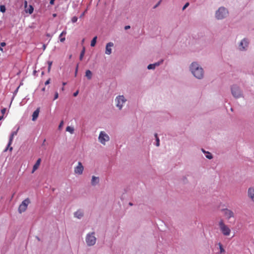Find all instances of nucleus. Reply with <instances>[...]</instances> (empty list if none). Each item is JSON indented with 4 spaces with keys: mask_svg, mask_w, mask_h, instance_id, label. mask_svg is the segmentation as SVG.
<instances>
[{
    "mask_svg": "<svg viewBox=\"0 0 254 254\" xmlns=\"http://www.w3.org/2000/svg\"><path fill=\"white\" fill-rule=\"evenodd\" d=\"M190 69L193 75L198 79H201L203 76V69L196 63L191 64Z\"/></svg>",
    "mask_w": 254,
    "mask_h": 254,
    "instance_id": "1",
    "label": "nucleus"
},
{
    "mask_svg": "<svg viewBox=\"0 0 254 254\" xmlns=\"http://www.w3.org/2000/svg\"><path fill=\"white\" fill-rule=\"evenodd\" d=\"M218 226L222 234L225 236H228L230 235L231 229L226 225L223 220L221 219L218 223Z\"/></svg>",
    "mask_w": 254,
    "mask_h": 254,
    "instance_id": "2",
    "label": "nucleus"
},
{
    "mask_svg": "<svg viewBox=\"0 0 254 254\" xmlns=\"http://www.w3.org/2000/svg\"><path fill=\"white\" fill-rule=\"evenodd\" d=\"M94 234V232H92L87 235L86 237V242L88 246H93L96 243V238L95 237Z\"/></svg>",
    "mask_w": 254,
    "mask_h": 254,
    "instance_id": "3",
    "label": "nucleus"
},
{
    "mask_svg": "<svg viewBox=\"0 0 254 254\" xmlns=\"http://www.w3.org/2000/svg\"><path fill=\"white\" fill-rule=\"evenodd\" d=\"M228 13L227 10L224 7H220L216 12V17L218 19L225 17Z\"/></svg>",
    "mask_w": 254,
    "mask_h": 254,
    "instance_id": "4",
    "label": "nucleus"
},
{
    "mask_svg": "<svg viewBox=\"0 0 254 254\" xmlns=\"http://www.w3.org/2000/svg\"><path fill=\"white\" fill-rule=\"evenodd\" d=\"M98 139L99 142L103 145L106 144V142L108 141L110 139L109 135L104 131H101L100 132Z\"/></svg>",
    "mask_w": 254,
    "mask_h": 254,
    "instance_id": "5",
    "label": "nucleus"
},
{
    "mask_svg": "<svg viewBox=\"0 0 254 254\" xmlns=\"http://www.w3.org/2000/svg\"><path fill=\"white\" fill-rule=\"evenodd\" d=\"M30 203V201L28 198L24 199L20 204L18 207V211L20 213L24 212L27 208L28 204Z\"/></svg>",
    "mask_w": 254,
    "mask_h": 254,
    "instance_id": "6",
    "label": "nucleus"
},
{
    "mask_svg": "<svg viewBox=\"0 0 254 254\" xmlns=\"http://www.w3.org/2000/svg\"><path fill=\"white\" fill-rule=\"evenodd\" d=\"M115 101L117 107L121 110L123 106V104L126 102V99L124 96L119 95L116 97Z\"/></svg>",
    "mask_w": 254,
    "mask_h": 254,
    "instance_id": "7",
    "label": "nucleus"
},
{
    "mask_svg": "<svg viewBox=\"0 0 254 254\" xmlns=\"http://www.w3.org/2000/svg\"><path fill=\"white\" fill-rule=\"evenodd\" d=\"M231 92L232 95L236 98H239L242 95L241 92L239 87L236 85H234L232 86L231 88Z\"/></svg>",
    "mask_w": 254,
    "mask_h": 254,
    "instance_id": "8",
    "label": "nucleus"
},
{
    "mask_svg": "<svg viewBox=\"0 0 254 254\" xmlns=\"http://www.w3.org/2000/svg\"><path fill=\"white\" fill-rule=\"evenodd\" d=\"M222 211L223 212L224 216L228 220H229V219H230L232 217H234V214L233 212L230 209H228L227 208L223 209L222 210Z\"/></svg>",
    "mask_w": 254,
    "mask_h": 254,
    "instance_id": "9",
    "label": "nucleus"
},
{
    "mask_svg": "<svg viewBox=\"0 0 254 254\" xmlns=\"http://www.w3.org/2000/svg\"><path fill=\"white\" fill-rule=\"evenodd\" d=\"M84 167L80 162L78 163L77 166L74 168V173L78 175H81L83 173Z\"/></svg>",
    "mask_w": 254,
    "mask_h": 254,
    "instance_id": "10",
    "label": "nucleus"
},
{
    "mask_svg": "<svg viewBox=\"0 0 254 254\" xmlns=\"http://www.w3.org/2000/svg\"><path fill=\"white\" fill-rule=\"evenodd\" d=\"M114 44L112 42H109L107 44L106 46L105 54L107 55H110L112 53L111 47H113Z\"/></svg>",
    "mask_w": 254,
    "mask_h": 254,
    "instance_id": "11",
    "label": "nucleus"
},
{
    "mask_svg": "<svg viewBox=\"0 0 254 254\" xmlns=\"http://www.w3.org/2000/svg\"><path fill=\"white\" fill-rule=\"evenodd\" d=\"M248 43H249V42H248V41L246 39H243L240 43V44L239 46L240 49L241 50H245V47L248 46Z\"/></svg>",
    "mask_w": 254,
    "mask_h": 254,
    "instance_id": "12",
    "label": "nucleus"
},
{
    "mask_svg": "<svg viewBox=\"0 0 254 254\" xmlns=\"http://www.w3.org/2000/svg\"><path fill=\"white\" fill-rule=\"evenodd\" d=\"M13 137H14V136L11 134L10 137H9L8 143L7 144V146L6 148L5 149L4 151H6L8 149L10 151H11L12 150L13 148L12 147H10V145L12 144V141L13 139Z\"/></svg>",
    "mask_w": 254,
    "mask_h": 254,
    "instance_id": "13",
    "label": "nucleus"
},
{
    "mask_svg": "<svg viewBox=\"0 0 254 254\" xmlns=\"http://www.w3.org/2000/svg\"><path fill=\"white\" fill-rule=\"evenodd\" d=\"M163 62V60H162L159 62L155 63L153 64H150L148 65L147 68L148 69H154L156 66H159L161 64H162Z\"/></svg>",
    "mask_w": 254,
    "mask_h": 254,
    "instance_id": "14",
    "label": "nucleus"
},
{
    "mask_svg": "<svg viewBox=\"0 0 254 254\" xmlns=\"http://www.w3.org/2000/svg\"><path fill=\"white\" fill-rule=\"evenodd\" d=\"M41 158H39L37 160L36 162L33 166V169H32V171L31 172L32 173H33L36 170H37L39 168V167L40 165V164H41Z\"/></svg>",
    "mask_w": 254,
    "mask_h": 254,
    "instance_id": "15",
    "label": "nucleus"
},
{
    "mask_svg": "<svg viewBox=\"0 0 254 254\" xmlns=\"http://www.w3.org/2000/svg\"><path fill=\"white\" fill-rule=\"evenodd\" d=\"M40 112V108H37L32 114V121H35L37 120L38 117Z\"/></svg>",
    "mask_w": 254,
    "mask_h": 254,
    "instance_id": "16",
    "label": "nucleus"
},
{
    "mask_svg": "<svg viewBox=\"0 0 254 254\" xmlns=\"http://www.w3.org/2000/svg\"><path fill=\"white\" fill-rule=\"evenodd\" d=\"M248 195L254 202V188H250L248 190Z\"/></svg>",
    "mask_w": 254,
    "mask_h": 254,
    "instance_id": "17",
    "label": "nucleus"
},
{
    "mask_svg": "<svg viewBox=\"0 0 254 254\" xmlns=\"http://www.w3.org/2000/svg\"><path fill=\"white\" fill-rule=\"evenodd\" d=\"M74 215L75 217L80 219L83 216V212L81 210H78L74 213Z\"/></svg>",
    "mask_w": 254,
    "mask_h": 254,
    "instance_id": "18",
    "label": "nucleus"
},
{
    "mask_svg": "<svg viewBox=\"0 0 254 254\" xmlns=\"http://www.w3.org/2000/svg\"><path fill=\"white\" fill-rule=\"evenodd\" d=\"M99 182V179L98 177L93 176L91 180V184L93 186L96 185Z\"/></svg>",
    "mask_w": 254,
    "mask_h": 254,
    "instance_id": "19",
    "label": "nucleus"
},
{
    "mask_svg": "<svg viewBox=\"0 0 254 254\" xmlns=\"http://www.w3.org/2000/svg\"><path fill=\"white\" fill-rule=\"evenodd\" d=\"M66 34V31L65 30H64L60 35L59 38H60V40L61 42L63 43V42H64L65 39L64 37H63V36L65 35Z\"/></svg>",
    "mask_w": 254,
    "mask_h": 254,
    "instance_id": "20",
    "label": "nucleus"
},
{
    "mask_svg": "<svg viewBox=\"0 0 254 254\" xmlns=\"http://www.w3.org/2000/svg\"><path fill=\"white\" fill-rule=\"evenodd\" d=\"M85 76L88 79H91L92 76V73L90 70H87L85 72Z\"/></svg>",
    "mask_w": 254,
    "mask_h": 254,
    "instance_id": "21",
    "label": "nucleus"
},
{
    "mask_svg": "<svg viewBox=\"0 0 254 254\" xmlns=\"http://www.w3.org/2000/svg\"><path fill=\"white\" fill-rule=\"evenodd\" d=\"M34 10V8L31 5H30L29 7L27 9H25V12L26 13H29V14H31L33 13Z\"/></svg>",
    "mask_w": 254,
    "mask_h": 254,
    "instance_id": "22",
    "label": "nucleus"
},
{
    "mask_svg": "<svg viewBox=\"0 0 254 254\" xmlns=\"http://www.w3.org/2000/svg\"><path fill=\"white\" fill-rule=\"evenodd\" d=\"M97 36H95L93 38V39L92 40V41L91 42V47H94L95 46L96 42H97Z\"/></svg>",
    "mask_w": 254,
    "mask_h": 254,
    "instance_id": "23",
    "label": "nucleus"
},
{
    "mask_svg": "<svg viewBox=\"0 0 254 254\" xmlns=\"http://www.w3.org/2000/svg\"><path fill=\"white\" fill-rule=\"evenodd\" d=\"M66 131L69 132L71 134H72L74 132V128L68 126L66 128Z\"/></svg>",
    "mask_w": 254,
    "mask_h": 254,
    "instance_id": "24",
    "label": "nucleus"
},
{
    "mask_svg": "<svg viewBox=\"0 0 254 254\" xmlns=\"http://www.w3.org/2000/svg\"><path fill=\"white\" fill-rule=\"evenodd\" d=\"M85 47H83V49H82V50L80 54L79 59H80V61L82 60L83 58L84 55V54H85Z\"/></svg>",
    "mask_w": 254,
    "mask_h": 254,
    "instance_id": "25",
    "label": "nucleus"
},
{
    "mask_svg": "<svg viewBox=\"0 0 254 254\" xmlns=\"http://www.w3.org/2000/svg\"><path fill=\"white\" fill-rule=\"evenodd\" d=\"M6 8L4 5H0V11L2 12V13H4L5 12Z\"/></svg>",
    "mask_w": 254,
    "mask_h": 254,
    "instance_id": "26",
    "label": "nucleus"
},
{
    "mask_svg": "<svg viewBox=\"0 0 254 254\" xmlns=\"http://www.w3.org/2000/svg\"><path fill=\"white\" fill-rule=\"evenodd\" d=\"M218 246H219V249H220V253H224V252H225V250H224V249H223V246H222V245L220 243H219L218 244Z\"/></svg>",
    "mask_w": 254,
    "mask_h": 254,
    "instance_id": "27",
    "label": "nucleus"
},
{
    "mask_svg": "<svg viewBox=\"0 0 254 254\" xmlns=\"http://www.w3.org/2000/svg\"><path fill=\"white\" fill-rule=\"evenodd\" d=\"M155 136L156 140V145L157 146H159V144H160V143H159L160 141H159V138H158V137L157 136V133L155 134Z\"/></svg>",
    "mask_w": 254,
    "mask_h": 254,
    "instance_id": "28",
    "label": "nucleus"
},
{
    "mask_svg": "<svg viewBox=\"0 0 254 254\" xmlns=\"http://www.w3.org/2000/svg\"><path fill=\"white\" fill-rule=\"evenodd\" d=\"M6 45V43L5 42H1L0 43V50L3 52V49L2 48V47H4Z\"/></svg>",
    "mask_w": 254,
    "mask_h": 254,
    "instance_id": "29",
    "label": "nucleus"
},
{
    "mask_svg": "<svg viewBox=\"0 0 254 254\" xmlns=\"http://www.w3.org/2000/svg\"><path fill=\"white\" fill-rule=\"evenodd\" d=\"M207 155H206V157L209 159H211L212 158V156L211 153L209 152H207Z\"/></svg>",
    "mask_w": 254,
    "mask_h": 254,
    "instance_id": "30",
    "label": "nucleus"
},
{
    "mask_svg": "<svg viewBox=\"0 0 254 254\" xmlns=\"http://www.w3.org/2000/svg\"><path fill=\"white\" fill-rule=\"evenodd\" d=\"M77 21V17L76 16H73L71 19V21L73 23H75Z\"/></svg>",
    "mask_w": 254,
    "mask_h": 254,
    "instance_id": "31",
    "label": "nucleus"
},
{
    "mask_svg": "<svg viewBox=\"0 0 254 254\" xmlns=\"http://www.w3.org/2000/svg\"><path fill=\"white\" fill-rule=\"evenodd\" d=\"M58 97H59V94H58V92H56L55 93L54 100H56L58 98Z\"/></svg>",
    "mask_w": 254,
    "mask_h": 254,
    "instance_id": "32",
    "label": "nucleus"
},
{
    "mask_svg": "<svg viewBox=\"0 0 254 254\" xmlns=\"http://www.w3.org/2000/svg\"><path fill=\"white\" fill-rule=\"evenodd\" d=\"M6 108H3L1 110V113L2 114V116H3V115H4V114L6 112Z\"/></svg>",
    "mask_w": 254,
    "mask_h": 254,
    "instance_id": "33",
    "label": "nucleus"
},
{
    "mask_svg": "<svg viewBox=\"0 0 254 254\" xmlns=\"http://www.w3.org/2000/svg\"><path fill=\"white\" fill-rule=\"evenodd\" d=\"M189 5V3L187 2L183 7V10H185Z\"/></svg>",
    "mask_w": 254,
    "mask_h": 254,
    "instance_id": "34",
    "label": "nucleus"
},
{
    "mask_svg": "<svg viewBox=\"0 0 254 254\" xmlns=\"http://www.w3.org/2000/svg\"><path fill=\"white\" fill-rule=\"evenodd\" d=\"M63 125H64V122H63V121H62V122L60 123V125H59V129H61V128L63 127Z\"/></svg>",
    "mask_w": 254,
    "mask_h": 254,
    "instance_id": "35",
    "label": "nucleus"
},
{
    "mask_svg": "<svg viewBox=\"0 0 254 254\" xmlns=\"http://www.w3.org/2000/svg\"><path fill=\"white\" fill-rule=\"evenodd\" d=\"M18 129H19V128H18V129H17V130H16V131H13V132L11 133V134H12V135H13L14 136L15 135H16L17 134V131H18Z\"/></svg>",
    "mask_w": 254,
    "mask_h": 254,
    "instance_id": "36",
    "label": "nucleus"
},
{
    "mask_svg": "<svg viewBox=\"0 0 254 254\" xmlns=\"http://www.w3.org/2000/svg\"><path fill=\"white\" fill-rule=\"evenodd\" d=\"M52 64H53V62L52 61H48V66H52Z\"/></svg>",
    "mask_w": 254,
    "mask_h": 254,
    "instance_id": "37",
    "label": "nucleus"
},
{
    "mask_svg": "<svg viewBox=\"0 0 254 254\" xmlns=\"http://www.w3.org/2000/svg\"><path fill=\"white\" fill-rule=\"evenodd\" d=\"M87 10H85L80 15V18H82L84 16L85 13H86Z\"/></svg>",
    "mask_w": 254,
    "mask_h": 254,
    "instance_id": "38",
    "label": "nucleus"
},
{
    "mask_svg": "<svg viewBox=\"0 0 254 254\" xmlns=\"http://www.w3.org/2000/svg\"><path fill=\"white\" fill-rule=\"evenodd\" d=\"M50 79H48L45 83V84L46 85H48L50 83Z\"/></svg>",
    "mask_w": 254,
    "mask_h": 254,
    "instance_id": "39",
    "label": "nucleus"
},
{
    "mask_svg": "<svg viewBox=\"0 0 254 254\" xmlns=\"http://www.w3.org/2000/svg\"><path fill=\"white\" fill-rule=\"evenodd\" d=\"M161 2V0H160V1L157 3V4L154 6V8H155L157 7V6H158L160 4Z\"/></svg>",
    "mask_w": 254,
    "mask_h": 254,
    "instance_id": "40",
    "label": "nucleus"
},
{
    "mask_svg": "<svg viewBox=\"0 0 254 254\" xmlns=\"http://www.w3.org/2000/svg\"><path fill=\"white\" fill-rule=\"evenodd\" d=\"M55 0H50V3L52 5L54 4Z\"/></svg>",
    "mask_w": 254,
    "mask_h": 254,
    "instance_id": "41",
    "label": "nucleus"
},
{
    "mask_svg": "<svg viewBox=\"0 0 254 254\" xmlns=\"http://www.w3.org/2000/svg\"><path fill=\"white\" fill-rule=\"evenodd\" d=\"M78 94V91H76L75 92L73 93V96L74 97L76 96L77 94Z\"/></svg>",
    "mask_w": 254,
    "mask_h": 254,
    "instance_id": "42",
    "label": "nucleus"
},
{
    "mask_svg": "<svg viewBox=\"0 0 254 254\" xmlns=\"http://www.w3.org/2000/svg\"><path fill=\"white\" fill-rule=\"evenodd\" d=\"M24 6H25V8H26L27 6V1L26 0H25L24 1Z\"/></svg>",
    "mask_w": 254,
    "mask_h": 254,
    "instance_id": "43",
    "label": "nucleus"
},
{
    "mask_svg": "<svg viewBox=\"0 0 254 254\" xmlns=\"http://www.w3.org/2000/svg\"><path fill=\"white\" fill-rule=\"evenodd\" d=\"M130 26H129V25H127V26H125V29L126 30H127V29H129V28H130Z\"/></svg>",
    "mask_w": 254,
    "mask_h": 254,
    "instance_id": "44",
    "label": "nucleus"
},
{
    "mask_svg": "<svg viewBox=\"0 0 254 254\" xmlns=\"http://www.w3.org/2000/svg\"><path fill=\"white\" fill-rule=\"evenodd\" d=\"M77 70H78V65H77L76 68V70H75V76L76 75V74H77Z\"/></svg>",
    "mask_w": 254,
    "mask_h": 254,
    "instance_id": "45",
    "label": "nucleus"
},
{
    "mask_svg": "<svg viewBox=\"0 0 254 254\" xmlns=\"http://www.w3.org/2000/svg\"><path fill=\"white\" fill-rule=\"evenodd\" d=\"M51 68V66H48V72H50Z\"/></svg>",
    "mask_w": 254,
    "mask_h": 254,
    "instance_id": "46",
    "label": "nucleus"
},
{
    "mask_svg": "<svg viewBox=\"0 0 254 254\" xmlns=\"http://www.w3.org/2000/svg\"><path fill=\"white\" fill-rule=\"evenodd\" d=\"M3 116H0V121H1L3 119Z\"/></svg>",
    "mask_w": 254,
    "mask_h": 254,
    "instance_id": "47",
    "label": "nucleus"
},
{
    "mask_svg": "<svg viewBox=\"0 0 254 254\" xmlns=\"http://www.w3.org/2000/svg\"><path fill=\"white\" fill-rule=\"evenodd\" d=\"M45 87H43L42 89V91H45Z\"/></svg>",
    "mask_w": 254,
    "mask_h": 254,
    "instance_id": "48",
    "label": "nucleus"
},
{
    "mask_svg": "<svg viewBox=\"0 0 254 254\" xmlns=\"http://www.w3.org/2000/svg\"><path fill=\"white\" fill-rule=\"evenodd\" d=\"M53 16L54 17H56V16H57V14H55H55H53Z\"/></svg>",
    "mask_w": 254,
    "mask_h": 254,
    "instance_id": "49",
    "label": "nucleus"
},
{
    "mask_svg": "<svg viewBox=\"0 0 254 254\" xmlns=\"http://www.w3.org/2000/svg\"><path fill=\"white\" fill-rule=\"evenodd\" d=\"M65 84H66V83H65V82H63V85L64 86V85H65Z\"/></svg>",
    "mask_w": 254,
    "mask_h": 254,
    "instance_id": "50",
    "label": "nucleus"
},
{
    "mask_svg": "<svg viewBox=\"0 0 254 254\" xmlns=\"http://www.w3.org/2000/svg\"><path fill=\"white\" fill-rule=\"evenodd\" d=\"M62 90L63 91V90H64V87L62 88Z\"/></svg>",
    "mask_w": 254,
    "mask_h": 254,
    "instance_id": "51",
    "label": "nucleus"
},
{
    "mask_svg": "<svg viewBox=\"0 0 254 254\" xmlns=\"http://www.w3.org/2000/svg\"><path fill=\"white\" fill-rule=\"evenodd\" d=\"M202 151H203V152H204V153H205V152H205V151L203 149H202Z\"/></svg>",
    "mask_w": 254,
    "mask_h": 254,
    "instance_id": "52",
    "label": "nucleus"
},
{
    "mask_svg": "<svg viewBox=\"0 0 254 254\" xmlns=\"http://www.w3.org/2000/svg\"><path fill=\"white\" fill-rule=\"evenodd\" d=\"M84 42V39H83L82 41V42L83 43Z\"/></svg>",
    "mask_w": 254,
    "mask_h": 254,
    "instance_id": "53",
    "label": "nucleus"
},
{
    "mask_svg": "<svg viewBox=\"0 0 254 254\" xmlns=\"http://www.w3.org/2000/svg\"><path fill=\"white\" fill-rule=\"evenodd\" d=\"M129 205H132V203H129Z\"/></svg>",
    "mask_w": 254,
    "mask_h": 254,
    "instance_id": "54",
    "label": "nucleus"
}]
</instances>
